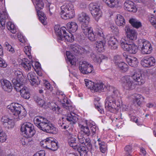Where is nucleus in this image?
I'll return each mask as SVG.
<instances>
[{"label":"nucleus","mask_w":156,"mask_h":156,"mask_svg":"<svg viewBox=\"0 0 156 156\" xmlns=\"http://www.w3.org/2000/svg\"><path fill=\"white\" fill-rule=\"evenodd\" d=\"M33 3L35 4L36 9H43L44 7V0H32Z\"/></svg>","instance_id":"43"},{"label":"nucleus","mask_w":156,"mask_h":156,"mask_svg":"<svg viewBox=\"0 0 156 156\" xmlns=\"http://www.w3.org/2000/svg\"><path fill=\"white\" fill-rule=\"evenodd\" d=\"M124 5L125 10L133 12H136L137 8L133 2L129 0L126 1L124 3Z\"/></svg>","instance_id":"22"},{"label":"nucleus","mask_w":156,"mask_h":156,"mask_svg":"<svg viewBox=\"0 0 156 156\" xmlns=\"http://www.w3.org/2000/svg\"><path fill=\"white\" fill-rule=\"evenodd\" d=\"M14 75L16 79H20L22 77V72L18 69H16L14 71Z\"/></svg>","instance_id":"55"},{"label":"nucleus","mask_w":156,"mask_h":156,"mask_svg":"<svg viewBox=\"0 0 156 156\" xmlns=\"http://www.w3.org/2000/svg\"><path fill=\"white\" fill-rule=\"evenodd\" d=\"M35 101L39 105H42L44 104L43 100L38 96H36L34 98Z\"/></svg>","instance_id":"58"},{"label":"nucleus","mask_w":156,"mask_h":156,"mask_svg":"<svg viewBox=\"0 0 156 156\" xmlns=\"http://www.w3.org/2000/svg\"><path fill=\"white\" fill-rule=\"evenodd\" d=\"M24 50L26 54L27 55L30 59L31 58V56L30 55L31 49L29 46H26L24 47Z\"/></svg>","instance_id":"51"},{"label":"nucleus","mask_w":156,"mask_h":156,"mask_svg":"<svg viewBox=\"0 0 156 156\" xmlns=\"http://www.w3.org/2000/svg\"><path fill=\"white\" fill-rule=\"evenodd\" d=\"M1 83L3 89L5 91L10 92L12 89V86L11 83L9 81L2 79Z\"/></svg>","instance_id":"25"},{"label":"nucleus","mask_w":156,"mask_h":156,"mask_svg":"<svg viewBox=\"0 0 156 156\" xmlns=\"http://www.w3.org/2000/svg\"><path fill=\"white\" fill-rule=\"evenodd\" d=\"M79 68L81 72L84 74L91 73L94 69L93 66L85 61L80 62Z\"/></svg>","instance_id":"12"},{"label":"nucleus","mask_w":156,"mask_h":156,"mask_svg":"<svg viewBox=\"0 0 156 156\" xmlns=\"http://www.w3.org/2000/svg\"><path fill=\"white\" fill-rule=\"evenodd\" d=\"M85 85L88 88L91 90H94V83L87 79L85 80Z\"/></svg>","instance_id":"50"},{"label":"nucleus","mask_w":156,"mask_h":156,"mask_svg":"<svg viewBox=\"0 0 156 156\" xmlns=\"http://www.w3.org/2000/svg\"><path fill=\"white\" fill-rule=\"evenodd\" d=\"M149 20L152 24L156 28V19L154 16H149Z\"/></svg>","instance_id":"56"},{"label":"nucleus","mask_w":156,"mask_h":156,"mask_svg":"<svg viewBox=\"0 0 156 156\" xmlns=\"http://www.w3.org/2000/svg\"><path fill=\"white\" fill-rule=\"evenodd\" d=\"M131 98L133 99L134 102L137 103V104L140 105L141 104V101L144 99V97L140 94H134L130 96Z\"/></svg>","instance_id":"31"},{"label":"nucleus","mask_w":156,"mask_h":156,"mask_svg":"<svg viewBox=\"0 0 156 156\" xmlns=\"http://www.w3.org/2000/svg\"><path fill=\"white\" fill-rule=\"evenodd\" d=\"M100 101V99L98 98H94V104L95 108L97 109L98 111L101 113H104V109L102 108V106L99 102Z\"/></svg>","instance_id":"41"},{"label":"nucleus","mask_w":156,"mask_h":156,"mask_svg":"<svg viewBox=\"0 0 156 156\" xmlns=\"http://www.w3.org/2000/svg\"><path fill=\"white\" fill-rule=\"evenodd\" d=\"M126 59L129 65L132 67H136L138 63L136 58L130 56L126 57Z\"/></svg>","instance_id":"27"},{"label":"nucleus","mask_w":156,"mask_h":156,"mask_svg":"<svg viewBox=\"0 0 156 156\" xmlns=\"http://www.w3.org/2000/svg\"><path fill=\"white\" fill-rule=\"evenodd\" d=\"M7 108L13 115L20 117L24 115L22 113L23 111L25 112L23 107L18 103H12L8 105Z\"/></svg>","instance_id":"7"},{"label":"nucleus","mask_w":156,"mask_h":156,"mask_svg":"<svg viewBox=\"0 0 156 156\" xmlns=\"http://www.w3.org/2000/svg\"><path fill=\"white\" fill-rule=\"evenodd\" d=\"M55 30L56 34L58 37L59 40L72 42L74 41V37L72 34L69 32L67 33L66 28L62 27H61L58 26L55 27Z\"/></svg>","instance_id":"5"},{"label":"nucleus","mask_w":156,"mask_h":156,"mask_svg":"<svg viewBox=\"0 0 156 156\" xmlns=\"http://www.w3.org/2000/svg\"><path fill=\"white\" fill-rule=\"evenodd\" d=\"M35 75L34 73H30L27 74V78L32 85L37 86L40 84V81Z\"/></svg>","instance_id":"21"},{"label":"nucleus","mask_w":156,"mask_h":156,"mask_svg":"<svg viewBox=\"0 0 156 156\" xmlns=\"http://www.w3.org/2000/svg\"><path fill=\"white\" fill-rule=\"evenodd\" d=\"M82 30L85 36L87 37L90 41H94L97 39V37L95 36L93 33L92 28L88 27Z\"/></svg>","instance_id":"17"},{"label":"nucleus","mask_w":156,"mask_h":156,"mask_svg":"<svg viewBox=\"0 0 156 156\" xmlns=\"http://www.w3.org/2000/svg\"><path fill=\"white\" fill-rule=\"evenodd\" d=\"M77 47L75 46V47H73L72 49L75 52H76H76L78 51L80 52L81 51L82 52L86 53L89 52L90 50V48L87 46L84 47L83 48L81 47L80 48H78L77 49Z\"/></svg>","instance_id":"47"},{"label":"nucleus","mask_w":156,"mask_h":156,"mask_svg":"<svg viewBox=\"0 0 156 156\" xmlns=\"http://www.w3.org/2000/svg\"><path fill=\"white\" fill-rule=\"evenodd\" d=\"M66 55L69 62L72 65H75L76 64V59L75 57L71 55L70 51L66 52Z\"/></svg>","instance_id":"40"},{"label":"nucleus","mask_w":156,"mask_h":156,"mask_svg":"<svg viewBox=\"0 0 156 156\" xmlns=\"http://www.w3.org/2000/svg\"><path fill=\"white\" fill-rule=\"evenodd\" d=\"M88 147L79 144L76 148V150L78 151L80 156H88L87 153L88 151Z\"/></svg>","instance_id":"30"},{"label":"nucleus","mask_w":156,"mask_h":156,"mask_svg":"<svg viewBox=\"0 0 156 156\" xmlns=\"http://www.w3.org/2000/svg\"><path fill=\"white\" fill-rule=\"evenodd\" d=\"M90 57L92 59L95 63L100 64L102 60L105 59V57L102 54L97 55L94 53H92L90 54Z\"/></svg>","instance_id":"29"},{"label":"nucleus","mask_w":156,"mask_h":156,"mask_svg":"<svg viewBox=\"0 0 156 156\" xmlns=\"http://www.w3.org/2000/svg\"><path fill=\"white\" fill-rule=\"evenodd\" d=\"M44 86L46 89L49 90L50 91H52L53 89V87L48 81L45 82L44 83Z\"/></svg>","instance_id":"61"},{"label":"nucleus","mask_w":156,"mask_h":156,"mask_svg":"<svg viewBox=\"0 0 156 156\" xmlns=\"http://www.w3.org/2000/svg\"><path fill=\"white\" fill-rule=\"evenodd\" d=\"M7 139L6 134L2 129H0V143L5 142Z\"/></svg>","instance_id":"48"},{"label":"nucleus","mask_w":156,"mask_h":156,"mask_svg":"<svg viewBox=\"0 0 156 156\" xmlns=\"http://www.w3.org/2000/svg\"><path fill=\"white\" fill-rule=\"evenodd\" d=\"M34 124L40 130L46 133L56 134L58 129L47 118L43 116L36 117L34 120Z\"/></svg>","instance_id":"3"},{"label":"nucleus","mask_w":156,"mask_h":156,"mask_svg":"<svg viewBox=\"0 0 156 156\" xmlns=\"http://www.w3.org/2000/svg\"><path fill=\"white\" fill-rule=\"evenodd\" d=\"M103 1L109 7L111 8L116 7L119 5L118 0H103Z\"/></svg>","instance_id":"32"},{"label":"nucleus","mask_w":156,"mask_h":156,"mask_svg":"<svg viewBox=\"0 0 156 156\" xmlns=\"http://www.w3.org/2000/svg\"><path fill=\"white\" fill-rule=\"evenodd\" d=\"M145 82L144 77L140 72H135L131 76H124L121 80L122 86L127 90H132L135 88V85H141Z\"/></svg>","instance_id":"1"},{"label":"nucleus","mask_w":156,"mask_h":156,"mask_svg":"<svg viewBox=\"0 0 156 156\" xmlns=\"http://www.w3.org/2000/svg\"><path fill=\"white\" fill-rule=\"evenodd\" d=\"M25 62H23L22 63V65L23 66L24 69L26 71H28L30 70L31 66L33 67L32 63L33 62L31 61H30L27 60Z\"/></svg>","instance_id":"42"},{"label":"nucleus","mask_w":156,"mask_h":156,"mask_svg":"<svg viewBox=\"0 0 156 156\" xmlns=\"http://www.w3.org/2000/svg\"><path fill=\"white\" fill-rule=\"evenodd\" d=\"M45 152L44 150H41L34 154L33 156H45Z\"/></svg>","instance_id":"64"},{"label":"nucleus","mask_w":156,"mask_h":156,"mask_svg":"<svg viewBox=\"0 0 156 156\" xmlns=\"http://www.w3.org/2000/svg\"><path fill=\"white\" fill-rule=\"evenodd\" d=\"M36 9L40 21L44 25H45L46 24V20L47 18L44 13L43 12L41 11L39 9Z\"/></svg>","instance_id":"38"},{"label":"nucleus","mask_w":156,"mask_h":156,"mask_svg":"<svg viewBox=\"0 0 156 156\" xmlns=\"http://www.w3.org/2000/svg\"><path fill=\"white\" fill-rule=\"evenodd\" d=\"M4 45L7 48L6 49L8 51L11 52L12 53H14V48L8 42H5L4 44Z\"/></svg>","instance_id":"54"},{"label":"nucleus","mask_w":156,"mask_h":156,"mask_svg":"<svg viewBox=\"0 0 156 156\" xmlns=\"http://www.w3.org/2000/svg\"><path fill=\"white\" fill-rule=\"evenodd\" d=\"M96 33L98 36L102 37V38H104V35L103 34L102 29L100 27H96Z\"/></svg>","instance_id":"52"},{"label":"nucleus","mask_w":156,"mask_h":156,"mask_svg":"<svg viewBox=\"0 0 156 156\" xmlns=\"http://www.w3.org/2000/svg\"><path fill=\"white\" fill-rule=\"evenodd\" d=\"M67 27L68 30L72 32H75L78 28V26L77 23L73 22H71L67 23Z\"/></svg>","instance_id":"37"},{"label":"nucleus","mask_w":156,"mask_h":156,"mask_svg":"<svg viewBox=\"0 0 156 156\" xmlns=\"http://www.w3.org/2000/svg\"><path fill=\"white\" fill-rule=\"evenodd\" d=\"M116 66L123 72L126 71L128 69V65L124 62H120Z\"/></svg>","instance_id":"45"},{"label":"nucleus","mask_w":156,"mask_h":156,"mask_svg":"<svg viewBox=\"0 0 156 156\" xmlns=\"http://www.w3.org/2000/svg\"><path fill=\"white\" fill-rule=\"evenodd\" d=\"M58 147V145L57 142L55 141L52 140V146L50 147V150L52 151H55Z\"/></svg>","instance_id":"60"},{"label":"nucleus","mask_w":156,"mask_h":156,"mask_svg":"<svg viewBox=\"0 0 156 156\" xmlns=\"http://www.w3.org/2000/svg\"><path fill=\"white\" fill-rule=\"evenodd\" d=\"M8 19V16L5 11H2L0 14V23L2 27L5 26L6 20Z\"/></svg>","instance_id":"33"},{"label":"nucleus","mask_w":156,"mask_h":156,"mask_svg":"<svg viewBox=\"0 0 156 156\" xmlns=\"http://www.w3.org/2000/svg\"><path fill=\"white\" fill-rule=\"evenodd\" d=\"M73 129H69V130L66 131L65 133L67 135L68 138V142L69 145L70 147L73 148V149H76V148L78 146V144L76 142V138L70 132L73 130Z\"/></svg>","instance_id":"15"},{"label":"nucleus","mask_w":156,"mask_h":156,"mask_svg":"<svg viewBox=\"0 0 156 156\" xmlns=\"http://www.w3.org/2000/svg\"><path fill=\"white\" fill-rule=\"evenodd\" d=\"M21 131L28 137H31L35 133L33 124L30 122H25L21 126Z\"/></svg>","instance_id":"8"},{"label":"nucleus","mask_w":156,"mask_h":156,"mask_svg":"<svg viewBox=\"0 0 156 156\" xmlns=\"http://www.w3.org/2000/svg\"><path fill=\"white\" fill-rule=\"evenodd\" d=\"M56 94L57 95L59 96L58 98L63 107L69 111L72 110V106L71 101L67 98L63 93L60 90H57Z\"/></svg>","instance_id":"11"},{"label":"nucleus","mask_w":156,"mask_h":156,"mask_svg":"<svg viewBox=\"0 0 156 156\" xmlns=\"http://www.w3.org/2000/svg\"><path fill=\"white\" fill-rule=\"evenodd\" d=\"M109 48L115 50L118 48L117 41L114 36L109 35L106 37Z\"/></svg>","instance_id":"18"},{"label":"nucleus","mask_w":156,"mask_h":156,"mask_svg":"<svg viewBox=\"0 0 156 156\" xmlns=\"http://www.w3.org/2000/svg\"><path fill=\"white\" fill-rule=\"evenodd\" d=\"M1 121L5 127L8 129L12 128L14 126V122L13 120L9 119L7 116H2Z\"/></svg>","instance_id":"19"},{"label":"nucleus","mask_w":156,"mask_h":156,"mask_svg":"<svg viewBox=\"0 0 156 156\" xmlns=\"http://www.w3.org/2000/svg\"><path fill=\"white\" fill-rule=\"evenodd\" d=\"M89 8L94 17L98 21L101 16L100 5L97 2L91 3L89 5Z\"/></svg>","instance_id":"9"},{"label":"nucleus","mask_w":156,"mask_h":156,"mask_svg":"<svg viewBox=\"0 0 156 156\" xmlns=\"http://www.w3.org/2000/svg\"><path fill=\"white\" fill-rule=\"evenodd\" d=\"M115 22L116 24L119 26H123L125 24V21L124 17L120 14L116 16Z\"/></svg>","instance_id":"36"},{"label":"nucleus","mask_w":156,"mask_h":156,"mask_svg":"<svg viewBox=\"0 0 156 156\" xmlns=\"http://www.w3.org/2000/svg\"><path fill=\"white\" fill-rule=\"evenodd\" d=\"M78 20L81 24L82 30L88 27L90 18L86 13L82 12L78 15Z\"/></svg>","instance_id":"14"},{"label":"nucleus","mask_w":156,"mask_h":156,"mask_svg":"<svg viewBox=\"0 0 156 156\" xmlns=\"http://www.w3.org/2000/svg\"><path fill=\"white\" fill-rule=\"evenodd\" d=\"M121 48L125 51H128L131 54H134L136 53L137 48L136 46L133 44H130L129 42L125 40L122 39L120 41Z\"/></svg>","instance_id":"10"},{"label":"nucleus","mask_w":156,"mask_h":156,"mask_svg":"<svg viewBox=\"0 0 156 156\" xmlns=\"http://www.w3.org/2000/svg\"><path fill=\"white\" fill-rule=\"evenodd\" d=\"M65 119L68 121L70 122L71 123H75L78 120V117L77 114L71 112L69 114H67Z\"/></svg>","instance_id":"28"},{"label":"nucleus","mask_w":156,"mask_h":156,"mask_svg":"<svg viewBox=\"0 0 156 156\" xmlns=\"http://www.w3.org/2000/svg\"><path fill=\"white\" fill-rule=\"evenodd\" d=\"M61 12L60 15L63 19H67L73 18L75 16L73 9V5L70 3L66 4L61 7Z\"/></svg>","instance_id":"6"},{"label":"nucleus","mask_w":156,"mask_h":156,"mask_svg":"<svg viewBox=\"0 0 156 156\" xmlns=\"http://www.w3.org/2000/svg\"><path fill=\"white\" fill-rule=\"evenodd\" d=\"M106 90V86L101 81H97L95 83L94 90L96 92H104Z\"/></svg>","instance_id":"24"},{"label":"nucleus","mask_w":156,"mask_h":156,"mask_svg":"<svg viewBox=\"0 0 156 156\" xmlns=\"http://www.w3.org/2000/svg\"><path fill=\"white\" fill-rule=\"evenodd\" d=\"M20 80L18 79L14 78L12 80V82L14 85V88L16 91L21 88V86L24 85L21 84Z\"/></svg>","instance_id":"44"},{"label":"nucleus","mask_w":156,"mask_h":156,"mask_svg":"<svg viewBox=\"0 0 156 156\" xmlns=\"http://www.w3.org/2000/svg\"><path fill=\"white\" fill-rule=\"evenodd\" d=\"M7 66V64L3 59L0 57V67L5 68Z\"/></svg>","instance_id":"62"},{"label":"nucleus","mask_w":156,"mask_h":156,"mask_svg":"<svg viewBox=\"0 0 156 156\" xmlns=\"http://www.w3.org/2000/svg\"><path fill=\"white\" fill-rule=\"evenodd\" d=\"M102 41H97L96 43V47L97 50L99 52H103L104 51V47L105 44V41L104 38Z\"/></svg>","instance_id":"34"},{"label":"nucleus","mask_w":156,"mask_h":156,"mask_svg":"<svg viewBox=\"0 0 156 156\" xmlns=\"http://www.w3.org/2000/svg\"><path fill=\"white\" fill-rule=\"evenodd\" d=\"M7 28L12 34H15L16 29L14 24L11 22H8L6 25Z\"/></svg>","instance_id":"46"},{"label":"nucleus","mask_w":156,"mask_h":156,"mask_svg":"<svg viewBox=\"0 0 156 156\" xmlns=\"http://www.w3.org/2000/svg\"><path fill=\"white\" fill-rule=\"evenodd\" d=\"M84 145L86 146L87 147L90 148L91 147L92 144L91 143V140L89 138H85L84 140Z\"/></svg>","instance_id":"57"},{"label":"nucleus","mask_w":156,"mask_h":156,"mask_svg":"<svg viewBox=\"0 0 156 156\" xmlns=\"http://www.w3.org/2000/svg\"><path fill=\"white\" fill-rule=\"evenodd\" d=\"M125 31L127 37L130 40H134L136 38V31L131 29V27L126 25L125 28Z\"/></svg>","instance_id":"20"},{"label":"nucleus","mask_w":156,"mask_h":156,"mask_svg":"<svg viewBox=\"0 0 156 156\" xmlns=\"http://www.w3.org/2000/svg\"><path fill=\"white\" fill-rule=\"evenodd\" d=\"M17 91L20 92L21 97L25 99H28L30 97L28 88L24 85L21 86V88L18 89Z\"/></svg>","instance_id":"23"},{"label":"nucleus","mask_w":156,"mask_h":156,"mask_svg":"<svg viewBox=\"0 0 156 156\" xmlns=\"http://www.w3.org/2000/svg\"><path fill=\"white\" fill-rule=\"evenodd\" d=\"M129 22L133 27L137 29L140 27L142 26L141 22L135 18H130Z\"/></svg>","instance_id":"35"},{"label":"nucleus","mask_w":156,"mask_h":156,"mask_svg":"<svg viewBox=\"0 0 156 156\" xmlns=\"http://www.w3.org/2000/svg\"><path fill=\"white\" fill-rule=\"evenodd\" d=\"M97 138V141L100 151L105 153L107 151V145L106 143L102 140L101 138Z\"/></svg>","instance_id":"26"},{"label":"nucleus","mask_w":156,"mask_h":156,"mask_svg":"<svg viewBox=\"0 0 156 156\" xmlns=\"http://www.w3.org/2000/svg\"><path fill=\"white\" fill-rule=\"evenodd\" d=\"M20 143L24 147H26L33 144L34 141L31 138L25 137L20 140Z\"/></svg>","instance_id":"39"},{"label":"nucleus","mask_w":156,"mask_h":156,"mask_svg":"<svg viewBox=\"0 0 156 156\" xmlns=\"http://www.w3.org/2000/svg\"><path fill=\"white\" fill-rule=\"evenodd\" d=\"M110 28L113 33L116 36L119 35V30L116 26L113 25H111Z\"/></svg>","instance_id":"53"},{"label":"nucleus","mask_w":156,"mask_h":156,"mask_svg":"<svg viewBox=\"0 0 156 156\" xmlns=\"http://www.w3.org/2000/svg\"><path fill=\"white\" fill-rule=\"evenodd\" d=\"M140 46L141 49V52L143 54H150L152 51V48L151 44L146 40H141Z\"/></svg>","instance_id":"13"},{"label":"nucleus","mask_w":156,"mask_h":156,"mask_svg":"<svg viewBox=\"0 0 156 156\" xmlns=\"http://www.w3.org/2000/svg\"><path fill=\"white\" fill-rule=\"evenodd\" d=\"M155 62V59L153 57H146L141 60V63L144 67H150L154 66Z\"/></svg>","instance_id":"16"},{"label":"nucleus","mask_w":156,"mask_h":156,"mask_svg":"<svg viewBox=\"0 0 156 156\" xmlns=\"http://www.w3.org/2000/svg\"><path fill=\"white\" fill-rule=\"evenodd\" d=\"M79 126L81 131L87 136H89L91 132L92 133V135H94L98 129L95 123L92 121L88 122L87 121H85L79 123Z\"/></svg>","instance_id":"4"},{"label":"nucleus","mask_w":156,"mask_h":156,"mask_svg":"<svg viewBox=\"0 0 156 156\" xmlns=\"http://www.w3.org/2000/svg\"><path fill=\"white\" fill-rule=\"evenodd\" d=\"M120 94L117 90L113 91L111 95L107 97L105 101V108L111 112H116L120 108L121 101L119 99Z\"/></svg>","instance_id":"2"},{"label":"nucleus","mask_w":156,"mask_h":156,"mask_svg":"<svg viewBox=\"0 0 156 156\" xmlns=\"http://www.w3.org/2000/svg\"><path fill=\"white\" fill-rule=\"evenodd\" d=\"M51 141V139L49 138H47L46 139L42 140L40 142V145L44 148L48 149V147H49V143Z\"/></svg>","instance_id":"49"},{"label":"nucleus","mask_w":156,"mask_h":156,"mask_svg":"<svg viewBox=\"0 0 156 156\" xmlns=\"http://www.w3.org/2000/svg\"><path fill=\"white\" fill-rule=\"evenodd\" d=\"M120 59V57L119 55H117L114 56L113 61L116 66L120 62L119 61Z\"/></svg>","instance_id":"63"},{"label":"nucleus","mask_w":156,"mask_h":156,"mask_svg":"<svg viewBox=\"0 0 156 156\" xmlns=\"http://www.w3.org/2000/svg\"><path fill=\"white\" fill-rule=\"evenodd\" d=\"M77 137L79 143L82 144H83L84 143V140L85 138L83 136V134L81 133H79Z\"/></svg>","instance_id":"59"}]
</instances>
